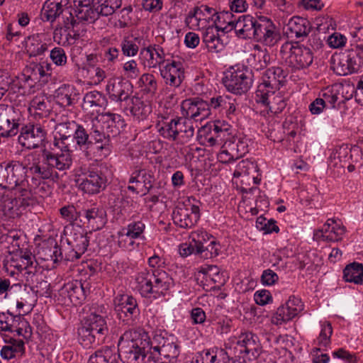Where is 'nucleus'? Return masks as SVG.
I'll use <instances>...</instances> for the list:
<instances>
[{"label": "nucleus", "mask_w": 363, "mask_h": 363, "mask_svg": "<svg viewBox=\"0 0 363 363\" xmlns=\"http://www.w3.org/2000/svg\"><path fill=\"white\" fill-rule=\"evenodd\" d=\"M76 7L75 16L79 22L94 23L100 16H108L111 14L102 13L103 5L93 4L91 0H74Z\"/></svg>", "instance_id": "a878e982"}, {"label": "nucleus", "mask_w": 363, "mask_h": 363, "mask_svg": "<svg viewBox=\"0 0 363 363\" xmlns=\"http://www.w3.org/2000/svg\"><path fill=\"white\" fill-rule=\"evenodd\" d=\"M113 303L116 317L123 325L133 326L136 324L140 308L135 297L126 294H118L114 298Z\"/></svg>", "instance_id": "9b49d317"}, {"label": "nucleus", "mask_w": 363, "mask_h": 363, "mask_svg": "<svg viewBox=\"0 0 363 363\" xmlns=\"http://www.w3.org/2000/svg\"><path fill=\"white\" fill-rule=\"evenodd\" d=\"M260 96L255 94V100L257 104H261L274 114H278L286 108V102L285 98L278 91L277 93H272L268 91L264 96V99H259Z\"/></svg>", "instance_id": "c9c22d12"}, {"label": "nucleus", "mask_w": 363, "mask_h": 363, "mask_svg": "<svg viewBox=\"0 0 363 363\" xmlns=\"http://www.w3.org/2000/svg\"><path fill=\"white\" fill-rule=\"evenodd\" d=\"M108 105L106 96L100 91L94 90L86 93L82 104V110L91 115L99 113L101 108Z\"/></svg>", "instance_id": "473e14b6"}, {"label": "nucleus", "mask_w": 363, "mask_h": 363, "mask_svg": "<svg viewBox=\"0 0 363 363\" xmlns=\"http://www.w3.org/2000/svg\"><path fill=\"white\" fill-rule=\"evenodd\" d=\"M72 142L76 150L82 152L88 160L106 157L108 152V138L94 120L78 123Z\"/></svg>", "instance_id": "f257e3e1"}, {"label": "nucleus", "mask_w": 363, "mask_h": 363, "mask_svg": "<svg viewBox=\"0 0 363 363\" xmlns=\"http://www.w3.org/2000/svg\"><path fill=\"white\" fill-rule=\"evenodd\" d=\"M26 51L30 57H35L43 54L48 49V45L42 43L38 36H29L26 41Z\"/></svg>", "instance_id": "864d4df0"}, {"label": "nucleus", "mask_w": 363, "mask_h": 363, "mask_svg": "<svg viewBox=\"0 0 363 363\" xmlns=\"http://www.w3.org/2000/svg\"><path fill=\"white\" fill-rule=\"evenodd\" d=\"M68 0H48L43 5L40 16L43 21L52 23L65 11Z\"/></svg>", "instance_id": "ea45409f"}, {"label": "nucleus", "mask_w": 363, "mask_h": 363, "mask_svg": "<svg viewBox=\"0 0 363 363\" xmlns=\"http://www.w3.org/2000/svg\"><path fill=\"white\" fill-rule=\"evenodd\" d=\"M123 342H127L128 350V358L132 361H137L140 357L143 360L147 355L150 354L152 359L153 351V340H151L148 333L142 329H130L125 330L120 337L118 342L119 347Z\"/></svg>", "instance_id": "39448f33"}, {"label": "nucleus", "mask_w": 363, "mask_h": 363, "mask_svg": "<svg viewBox=\"0 0 363 363\" xmlns=\"http://www.w3.org/2000/svg\"><path fill=\"white\" fill-rule=\"evenodd\" d=\"M27 168L17 160L4 162L0 164V187L11 189L26 186Z\"/></svg>", "instance_id": "6e6552de"}, {"label": "nucleus", "mask_w": 363, "mask_h": 363, "mask_svg": "<svg viewBox=\"0 0 363 363\" xmlns=\"http://www.w3.org/2000/svg\"><path fill=\"white\" fill-rule=\"evenodd\" d=\"M79 92L74 86L64 84L54 92L53 97L57 104L66 108L74 106L79 99Z\"/></svg>", "instance_id": "f704fd0d"}, {"label": "nucleus", "mask_w": 363, "mask_h": 363, "mask_svg": "<svg viewBox=\"0 0 363 363\" xmlns=\"http://www.w3.org/2000/svg\"><path fill=\"white\" fill-rule=\"evenodd\" d=\"M303 309L301 300L291 296L288 301L280 306L272 317V323L279 325L291 320Z\"/></svg>", "instance_id": "bb28decb"}, {"label": "nucleus", "mask_w": 363, "mask_h": 363, "mask_svg": "<svg viewBox=\"0 0 363 363\" xmlns=\"http://www.w3.org/2000/svg\"><path fill=\"white\" fill-rule=\"evenodd\" d=\"M145 229V225L141 220L130 222L125 228H122V230H125V233H127L128 236L134 240L143 238Z\"/></svg>", "instance_id": "4d7b16f0"}, {"label": "nucleus", "mask_w": 363, "mask_h": 363, "mask_svg": "<svg viewBox=\"0 0 363 363\" xmlns=\"http://www.w3.org/2000/svg\"><path fill=\"white\" fill-rule=\"evenodd\" d=\"M229 147L230 145H228L227 142L223 143V146L221 147L222 150L218 154V160L219 162L227 164L238 160L236 156L232 152H230Z\"/></svg>", "instance_id": "0e129e2a"}, {"label": "nucleus", "mask_w": 363, "mask_h": 363, "mask_svg": "<svg viewBox=\"0 0 363 363\" xmlns=\"http://www.w3.org/2000/svg\"><path fill=\"white\" fill-rule=\"evenodd\" d=\"M77 182L80 190L89 195H94L106 188L108 179L101 168L95 164H90L84 169Z\"/></svg>", "instance_id": "9d476101"}, {"label": "nucleus", "mask_w": 363, "mask_h": 363, "mask_svg": "<svg viewBox=\"0 0 363 363\" xmlns=\"http://www.w3.org/2000/svg\"><path fill=\"white\" fill-rule=\"evenodd\" d=\"M108 333V327L105 318L91 313L78 329V340L84 347H95L104 342Z\"/></svg>", "instance_id": "7ed1b4c3"}, {"label": "nucleus", "mask_w": 363, "mask_h": 363, "mask_svg": "<svg viewBox=\"0 0 363 363\" xmlns=\"http://www.w3.org/2000/svg\"><path fill=\"white\" fill-rule=\"evenodd\" d=\"M218 32L213 26H208L203 32L202 43L210 52L218 53L225 48V43Z\"/></svg>", "instance_id": "4c0bfd02"}, {"label": "nucleus", "mask_w": 363, "mask_h": 363, "mask_svg": "<svg viewBox=\"0 0 363 363\" xmlns=\"http://www.w3.org/2000/svg\"><path fill=\"white\" fill-rule=\"evenodd\" d=\"M78 123L74 121L59 123L55 125V135L52 143V147L60 155H67L72 158V152L70 142L73 139Z\"/></svg>", "instance_id": "ddd939ff"}, {"label": "nucleus", "mask_w": 363, "mask_h": 363, "mask_svg": "<svg viewBox=\"0 0 363 363\" xmlns=\"http://www.w3.org/2000/svg\"><path fill=\"white\" fill-rule=\"evenodd\" d=\"M205 237H208L206 232L191 233L190 238L192 241L189 243H182L179 247V252L182 257H186L192 254L202 255L203 250V245L200 244V238L205 240Z\"/></svg>", "instance_id": "79ce46f5"}, {"label": "nucleus", "mask_w": 363, "mask_h": 363, "mask_svg": "<svg viewBox=\"0 0 363 363\" xmlns=\"http://www.w3.org/2000/svg\"><path fill=\"white\" fill-rule=\"evenodd\" d=\"M258 172L257 164L248 160H243L237 165L234 172V177L241 179L240 191L243 194H254L259 191V189L255 186L260 183L261 178L259 175H255Z\"/></svg>", "instance_id": "f8f14e48"}, {"label": "nucleus", "mask_w": 363, "mask_h": 363, "mask_svg": "<svg viewBox=\"0 0 363 363\" xmlns=\"http://www.w3.org/2000/svg\"><path fill=\"white\" fill-rule=\"evenodd\" d=\"M63 29L67 33V40L72 39L73 43L84 36L86 33V29L82 27L79 21L74 23L73 26H67Z\"/></svg>", "instance_id": "13d9d810"}, {"label": "nucleus", "mask_w": 363, "mask_h": 363, "mask_svg": "<svg viewBox=\"0 0 363 363\" xmlns=\"http://www.w3.org/2000/svg\"><path fill=\"white\" fill-rule=\"evenodd\" d=\"M32 183L33 184L36 185V187L34 189L35 194H38L40 197L43 198L51 193L50 186L48 184L45 182L39 180L35 177H33Z\"/></svg>", "instance_id": "69168bd1"}, {"label": "nucleus", "mask_w": 363, "mask_h": 363, "mask_svg": "<svg viewBox=\"0 0 363 363\" xmlns=\"http://www.w3.org/2000/svg\"><path fill=\"white\" fill-rule=\"evenodd\" d=\"M199 242L203 247L202 255H201L203 257L213 258L219 255L220 245L212 235L205 237V240L200 238Z\"/></svg>", "instance_id": "603ef678"}, {"label": "nucleus", "mask_w": 363, "mask_h": 363, "mask_svg": "<svg viewBox=\"0 0 363 363\" xmlns=\"http://www.w3.org/2000/svg\"><path fill=\"white\" fill-rule=\"evenodd\" d=\"M121 50L125 56H135L139 50L138 46L131 40L124 38L121 42Z\"/></svg>", "instance_id": "338daca9"}, {"label": "nucleus", "mask_w": 363, "mask_h": 363, "mask_svg": "<svg viewBox=\"0 0 363 363\" xmlns=\"http://www.w3.org/2000/svg\"><path fill=\"white\" fill-rule=\"evenodd\" d=\"M257 30L253 35L255 41L266 46L273 47L281 40L280 33L273 21L264 16L259 15Z\"/></svg>", "instance_id": "aec40b11"}, {"label": "nucleus", "mask_w": 363, "mask_h": 363, "mask_svg": "<svg viewBox=\"0 0 363 363\" xmlns=\"http://www.w3.org/2000/svg\"><path fill=\"white\" fill-rule=\"evenodd\" d=\"M42 161L33 162L29 167L30 172L45 180L52 176L53 169L60 171L69 169L72 164V158L68 155H60L54 147L44 148L41 151Z\"/></svg>", "instance_id": "20e7f679"}, {"label": "nucleus", "mask_w": 363, "mask_h": 363, "mask_svg": "<svg viewBox=\"0 0 363 363\" xmlns=\"http://www.w3.org/2000/svg\"><path fill=\"white\" fill-rule=\"evenodd\" d=\"M115 347H104L96 351L89 359L88 363H116Z\"/></svg>", "instance_id": "8fccbe9b"}, {"label": "nucleus", "mask_w": 363, "mask_h": 363, "mask_svg": "<svg viewBox=\"0 0 363 363\" xmlns=\"http://www.w3.org/2000/svg\"><path fill=\"white\" fill-rule=\"evenodd\" d=\"M18 121L14 107L5 105L0 110L1 135L4 138L16 135L18 132Z\"/></svg>", "instance_id": "c756f323"}, {"label": "nucleus", "mask_w": 363, "mask_h": 363, "mask_svg": "<svg viewBox=\"0 0 363 363\" xmlns=\"http://www.w3.org/2000/svg\"><path fill=\"white\" fill-rule=\"evenodd\" d=\"M351 150L347 146L342 145L335 148L329 157L328 166L330 169L337 168L339 170H344L348 160L351 158Z\"/></svg>", "instance_id": "c03bdc74"}, {"label": "nucleus", "mask_w": 363, "mask_h": 363, "mask_svg": "<svg viewBox=\"0 0 363 363\" xmlns=\"http://www.w3.org/2000/svg\"><path fill=\"white\" fill-rule=\"evenodd\" d=\"M343 279L347 282L362 284L363 281V264L358 262L347 264L343 270Z\"/></svg>", "instance_id": "de8ad7c7"}, {"label": "nucleus", "mask_w": 363, "mask_h": 363, "mask_svg": "<svg viewBox=\"0 0 363 363\" xmlns=\"http://www.w3.org/2000/svg\"><path fill=\"white\" fill-rule=\"evenodd\" d=\"M89 236L84 230L73 232L67 245L65 246V261L74 262L79 259L87 250L89 245Z\"/></svg>", "instance_id": "412c9836"}, {"label": "nucleus", "mask_w": 363, "mask_h": 363, "mask_svg": "<svg viewBox=\"0 0 363 363\" xmlns=\"http://www.w3.org/2000/svg\"><path fill=\"white\" fill-rule=\"evenodd\" d=\"M229 98L230 96L228 95L214 94L211 98L206 99L208 110L211 111V110L213 109L218 113H223L228 105L226 103Z\"/></svg>", "instance_id": "6e6d98bb"}, {"label": "nucleus", "mask_w": 363, "mask_h": 363, "mask_svg": "<svg viewBox=\"0 0 363 363\" xmlns=\"http://www.w3.org/2000/svg\"><path fill=\"white\" fill-rule=\"evenodd\" d=\"M47 130L40 124L28 123L21 129L19 144L28 150L42 146L46 139Z\"/></svg>", "instance_id": "6ab92c4d"}, {"label": "nucleus", "mask_w": 363, "mask_h": 363, "mask_svg": "<svg viewBox=\"0 0 363 363\" xmlns=\"http://www.w3.org/2000/svg\"><path fill=\"white\" fill-rule=\"evenodd\" d=\"M333 334V328L329 322H325L322 325V328L317 338L318 345L326 347L330 343V337Z\"/></svg>", "instance_id": "052dcab7"}, {"label": "nucleus", "mask_w": 363, "mask_h": 363, "mask_svg": "<svg viewBox=\"0 0 363 363\" xmlns=\"http://www.w3.org/2000/svg\"><path fill=\"white\" fill-rule=\"evenodd\" d=\"M164 83L174 88L180 86L184 79V69L180 61L171 60L159 69Z\"/></svg>", "instance_id": "c85d7f7f"}, {"label": "nucleus", "mask_w": 363, "mask_h": 363, "mask_svg": "<svg viewBox=\"0 0 363 363\" xmlns=\"http://www.w3.org/2000/svg\"><path fill=\"white\" fill-rule=\"evenodd\" d=\"M19 262L15 267L18 270H24L26 282L28 284H33L35 281H38L37 274L40 269L35 256L27 249L21 250L19 251Z\"/></svg>", "instance_id": "cd10ccee"}, {"label": "nucleus", "mask_w": 363, "mask_h": 363, "mask_svg": "<svg viewBox=\"0 0 363 363\" xmlns=\"http://www.w3.org/2000/svg\"><path fill=\"white\" fill-rule=\"evenodd\" d=\"M16 190L18 194L16 197V202L21 207L27 208L33 206L37 203L36 196L33 193L32 189L25 188V186H18Z\"/></svg>", "instance_id": "3c124183"}, {"label": "nucleus", "mask_w": 363, "mask_h": 363, "mask_svg": "<svg viewBox=\"0 0 363 363\" xmlns=\"http://www.w3.org/2000/svg\"><path fill=\"white\" fill-rule=\"evenodd\" d=\"M232 344L235 345L233 347L235 354L238 357L242 355L243 358L246 357L249 360L256 359L261 350L258 337L251 332L242 333L238 337H235Z\"/></svg>", "instance_id": "a211bd4d"}, {"label": "nucleus", "mask_w": 363, "mask_h": 363, "mask_svg": "<svg viewBox=\"0 0 363 363\" xmlns=\"http://www.w3.org/2000/svg\"><path fill=\"white\" fill-rule=\"evenodd\" d=\"M230 145L229 149L238 158L243 157L249 151V140L243 135H229L226 141Z\"/></svg>", "instance_id": "49530a36"}, {"label": "nucleus", "mask_w": 363, "mask_h": 363, "mask_svg": "<svg viewBox=\"0 0 363 363\" xmlns=\"http://www.w3.org/2000/svg\"><path fill=\"white\" fill-rule=\"evenodd\" d=\"M252 83V71L244 65L231 67L223 79V84L226 89L237 95L247 93Z\"/></svg>", "instance_id": "0eeeda50"}, {"label": "nucleus", "mask_w": 363, "mask_h": 363, "mask_svg": "<svg viewBox=\"0 0 363 363\" xmlns=\"http://www.w3.org/2000/svg\"><path fill=\"white\" fill-rule=\"evenodd\" d=\"M279 280L278 274L270 269L262 272L260 281L264 286L274 285Z\"/></svg>", "instance_id": "774afa93"}, {"label": "nucleus", "mask_w": 363, "mask_h": 363, "mask_svg": "<svg viewBox=\"0 0 363 363\" xmlns=\"http://www.w3.org/2000/svg\"><path fill=\"white\" fill-rule=\"evenodd\" d=\"M331 68L340 76H346L357 72L363 65V55L352 48L332 56Z\"/></svg>", "instance_id": "1a4fd4ad"}, {"label": "nucleus", "mask_w": 363, "mask_h": 363, "mask_svg": "<svg viewBox=\"0 0 363 363\" xmlns=\"http://www.w3.org/2000/svg\"><path fill=\"white\" fill-rule=\"evenodd\" d=\"M143 51L146 52L149 55V59L147 60L148 67L150 68L156 69L162 67L167 62L172 60L170 58H167V54H165L164 49L159 45H150L145 48Z\"/></svg>", "instance_id": "37998d69"}, {"label": "nucleus", "mask_w": 363, "mask_h": 363, "mask_svg": "<svg viewBox=\"0 0 363 363\" xmlns=\"http://www.w3.org/2000/svg\"><path fill=\"white\" fill-rule=\"evenodd\" d=\"M213 16L215 17V18H213L216 26L214 28L219 31L221 30L224 33H226L233 29L235 30L234 23L238 21V18L231 12L223 11L215 13Z\"/></svg>", "instance_id": "a18cd8bd"}, {"label": "nucleus", "mask_w": 363, "mask_h": 363, "mask_svg": "<svg viewBox=\"0 0 363 363\" xmlns=\"http://www.w3.org/2000/svg\"><path fill=\"white\" fill-rule=\"evenodd\" d=\"M91 2L102 4V13L105 14H113L122 4V0H91Z\"/></svg>", "instance_id": "680f3d73"}, {"label": "nucleus", "mask_w": 363, "mask_h": 363, "mask_svg": "<svg viewBox=\"0 0 363 363\" xmlns=\"http://www.w3.org/2000/svg\"><path fill=\"white\" fill-rule=\"evenodd\" d=\"M319 97L325 102V106L329 104L331 108L335 107V103L340 99V89L337 85L327 87L321 91Z\"/></svg>", "instance_id": "5fc2aeb1"}, {"label": "nucleus", "mask_w": 363, "mask_h": 363, "mask_svg": "<svg viewBox=\"0 0 363 363\" xmlns=\"http://www.w3.org/2000/svg\"><path fill=\"white\" fill-rule=\"evenodd\" d=\"M138 290L142 297L157 299L166 294L173 286V279L163 269H145L135 278Z\"/></svg>", "instance_id": "f03ea898"}, {"label": "nucleus", "mask_w": 363, "mask_h": 363, "mask_svg": "<svg viewBox=\"0 0 363 363\" xmlns=\"http://www.w3.org/2000/svg\"><path fill=\"white\" fill-rule=\"evenodd\" d=\"M152 360L155 362L162 359H176L180 354L179 342L174 335L168 337L155 336L153 338Z\"/></svg>", "instance_id": "2eb2a0df"}, {"label": "nucleus", "mask_w": 363, "mask_h": 363, "mask_svg": "<svg viewBox=\"0 0 363 363\" xmlns=\"http://www.w3.org/2000/svg\"><path fill=\"white\" fill-rule=\"evenodd\" d=\"M287 72L281 67H272L268 68L262 76V82L258 85L255 94H258L259 99H264V96L270 91L277 93L286 82Z\"/></svg>", "instance_id": "4468645a"}, {"label": "nucleus", "mask_w": 363, "mask_h": 363, "mask_svg": "<svg viewBox=\"0 0 363 363\" xmlns=\"http://www.w3.org/2000/svg\"><path fill=\"white\" fill-rule=\"evenodd\" d=\"M128 106L131 115L138 121L146 120L152 113L151 103L136 96L130 98Z\"/></svg>", "instance_id": "58836bf2"}, {"label": "nucleus", "mask_w": 363, "mask_h": 363, "mask_svg": "<svg viewBox=\"0 0 363 363\" xmlns=\"http://www.w3.org/2000/svg\"><path fill=\"white\" fill-rule=\"evenodd\" d=\"M182 114L187 119L202 121L210 115L207 100L201 97H194L183 100L181 104Z\"/></svg>", "instance_id": "5701e85b"}, {"label": "nucleus", "mask_w": 363, "mask_h": 363, "mask_svg": "<svg viewBox=\"0 0 363 363\" xmlns=\"http://www.w3.org/2000/svg\"><path fill=\"white\" fill-rule=\"evenodd\" d=\"M259 16H252L250 14H244L238 17V21L234 23L235 33L242 39H253V35L257 30Z\"/></svg>", "instance_id": "2f4dec72"}, {"label": "nucleus", "mask_w": 363, "mask_h": 363, "mask_svg": "<svg viewBox=\"0 0 363 363\" xmlns=\"http://www.w3.org/2000/svg\"><path fill=\"white\" fill-rule=\"evenodd\" d=\"M89 283L74 280L65 283L58 291L59 299L61 298L63 304L79 306L86 300L87 294L89 292Z\"/></svg>", "instance_id": "f3484780"}, {"label": "nucleus", "mask_w": 363, "mask_h": 363, "mask_svg": "<svg viewBox=\"0 0 363 363\" xmlns=\"http://www.w3.org/2000/svg\"><path fill=\"white\" fill-rule=\"evenodd\" d=\"M81 217L80 222L92 231L102 229L107 222L106 210L96 203L84 208L81 211Z\"/></svg>", "instance_id": "b1692460"}, {"label": "nucleus", "mask_w": 363, "mask_h": 363, "mask_svg": "<svg viewBox=\"0 0 363 363\" xmlns=\"http://www.w3.org/2000/svg\"><path fill=\"white\" fill-rule=\"evenodd\" d=\"M50 57L55 65L60 67L65 66L67 60L65 51L60 47L54 48L50 51Z\"/></svg>", "instance_id": "e2e57ef3"}, {"label": "nucleus", "mask_w": 363, "mask_h": 363, "mask_svg": "<svg viewBox=\"0 0 363 363\" xmlns=\"http://www.w3.org/2000/svg\"><path fill=\"white\" fill-rule=\"evenodd\" d=\"M143 94L153 96L157 93L158 82L156 77L150 73L143 74L138 82Z\"/></svg>", "instance_id": "09e8293b"}, {"label": "nucleus", "mask_w": 363, "mask_h": 363, "mask_svg": "<svg viewBox=\"0 0 363 363\" xmlns=\"http://www.w3.org/2000/svg\"><path fill=\"white\" fill-rule=\"evenodd\" d=\"M28 111L35 118H46L52 111L51 103L44 96H35L30 101Z\"/></svg>", "instance_id": "a19ab883"}, {"label": "nucleus", "mask_w": 363, "mask_h": 363, "mask_svg": "<svg viewBox=\"0 0 363 363\" xmlns=\"http://www.w3.org/2000/svg\"><path fill=\"white\" fill-rule=\"evenodd\" d=\"M174 225L184 228H193L200 218V208L197 204L191 203L190 199L186 202L179 203L172 212Z\"/></svg>", "instance_id": "dca6fc26"}, {"label": "nucleus", "mask_w": 363, "mask_h": 363, "mask_svg": "<svg viewBox=\"0 0 363 363\" xmlns=\"http://www.w3.org/2000/svg\"><path fill=\"white\" fill-rule=\"evenodd\" d=\"M312 28L310 21L300 16H294L286 25L288 38L302 39L308 36Z\"/></svg>", "instance_id": "e433bc0d"}, {"label": "nucleus", "mask_w": 363, "mask_h": 363, "mask_svg": "<svg viewBox=\"0 0 363 363\" xmlns=\"http://www.w3.org/2000/svg\"><path fill=\"white\" fill-rule=\"evenodd\" d=\"M96 124L100 126L104 134L108 136V146L111 137H116L125 127V121L122 116L111 112L103 113L94 119Z\"/></svg>", "instance_id": "393cba45"}, {"label": "nucleus", "mask_w": 363, "mask_h": 363, "mask_svg": "<svg viewBox=\"0 0 363 363\" xmlns=\"http://www.w3.org/2000/svg\"><path fill=\"white\" fill-rule=\"evenodd\" d=\"M106 91L111 100L116 102H127L133 94V85L128 81L110 80L106 85Z\"/></svg>", "instance_id": "7c9ffc66"}, {"label": "nucleus", "mask_w": 363, "mask_h": 363, "mask_svg": "<svg viewBox=\"0 0 363 363\" xmlns=\"http://www.w3.org/2000/svg\"><path fill=\"white\" fill-rule=\"evenodd\" d=\"M230 125L220 121H216L212 123H208L206 125L201 127L199 130V134L207 133L213 138L216 139L220 145L224 143L229 138V135L232 134Z\"/></svg>", "instance_id": "72a5a7b5"}, {"label": "nucleus", "mask_w": 363, "mask_h": 363, "mask_svg": "<svg viewBox=\"0 0 363 363\" xmlns=\"http://www.w3.org/2000/svg\"><path fill=\"white\" fill-rule=\"evenodd\" d=\"M60 213L62 218L69 223H73L79 218H81V211H77L73 205H67L60 209Z\"/></svg>", "instance_id": "bf43d9fd"}, {"label": "nucleus", "mask_w": 363, "mask_h": 363, "mask_svg": "<svg viewBox=\"0 0 363 363\" xmlns=\"http://www.w3.org/2000/svg\"><path fill=\"white\" fill-rule=\"evenodd\" d=\"M160 135L169 141L184 143L194 135L192 123L183 118H172L170 121L157 123Z\"/></svg>", "instance_id": "423d86ee"}, {"label": "nucleus", "mask_w": 363, "mask_h": 363, "mask_svg": "<svg viewBox=\"0 0 363 363\" xmlns=\"http://www.w3.org/2000/svg\"><path fill=\"white\" fill-rule=\"evenodd\" d=\"M289 50L291 52V62L298 69H303L309 67L313 60V54L308 46L299 44V41L294 43L286 42L281 47V52Z\"/></svg>", "instance_id": "4be33fe9"}]
</instances>
